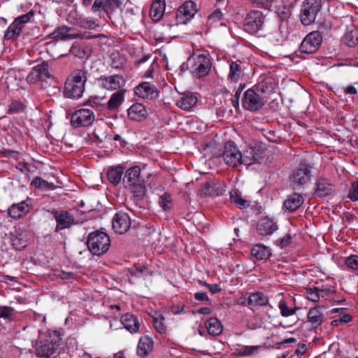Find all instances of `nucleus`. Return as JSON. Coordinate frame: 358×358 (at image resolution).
<instances>
[{
    "instance_id": "obj_36",
    "label": "nucleus",
    "mask_w": 358,
    "mask_h": 358,
    "mask_svg": "<svg viewBox=\"0 0 358 358\" xmlns=\"http://www.w3.org/2000/svg\"><path fill=\"white\" fill-rule=\"evenodd\" d=\"M277 85L272 78L264 79L257 86V89L264 94H270L276 88Z\"/></svg>"
},
{
    "instance_id": "obj_46",
    "label": "nucleus",
    "mask_w": 358,
    "mask_h": 358,
    "mask_svg": "<svg viewBox=\"0 0 358 358\" xmlns=\"http://www.w3.org/2000/svg\"><path fill=\"white\" fill-rule=\"evenodd\" d=\"M323 292V289H320L315 287L309 288L306 290V297L308 300L313 302H317L320 299V292Z\"/></svg>"
},
{
    "instance_id": "obj_5",
    "label": "nucleus",
    "mask_w": 358,
    "mask_h": 358,
    "mask_svg": "<svg viewBox=\"0 0 358 358\" xmlns=\"http://www.w3.org/2000/svg\"><path fill=\"white\" fill-rule=\"evenodd\" d=\"M313 166L306 160L301 161L292 171L289 180L294 189H299L308 184L312 177Z\"/></svg>"
},
{
    "instance_id": "obj_64",
    "label": "nucleus",
    "mask_w": 358,
    "mask_h": 358,
    "mask_svg": "<svg viewBox=\"0 0 358 358\" xmlns=\"http://www.w3.org/2000/svg\"><path fill=\"white\" fill-rule=\"evenodd\" d=\"M344 92L347 94L355 95L357 93V89L352 85H348L343 88Z\"/></svg>"
},
{
    "instance_id": "obj_18",
    "label": "nucleus",
    "mask_w": 358,
    "mask_h": 358,
    "mask_svg": "<svg viewBox=\"0 0 358 358\" xmlns=\"http://www.w3.org/2000/svg\"><path fill=\"white\" fill-rule=\"evenodd\" d=\"M50 78L49 64L47 62L34 66L27 77L29 83H36L38 80H46Z\"/></svg>"
},
{
    "instance_id": "obj_62",
    "label": "nucleus",
    "mask_w": 358,
    "mask_h": 358,
    "mask_svg": "<svg viewBox=\"0 0 358 358\" xmlns=\"http://www.w3.org/2000/svg\"><path fill=\"white\" fill-rule=\"evenodd\" d=\"M236 303L241 306L250 307L249 294L240 296L238 299H237Z\"/></svg>"
},
{
    "instance_id": "obj_61",
    "label": "nucleus",
    "mask_w": 358,
    "mask_h": 358,
    "mask_svg": "<svg viewBox=\"0 0 358 358\" xmlns=\"http://www.w3.org/2000/svg\"><path fill=\"white\" fill-rule=\"evenodd\" d=\"M213 186L215 187V188H213V192H215L213 193V196H220V195L223 194V193L225 191L224 185L219 184V183L214 182Z\"/></svg>"
},
{
    "instance_id": "obj_1",
    "label": "nucleus",
    "mask_w": 358,
    "mask_h": 358,
    "mask_svg": "<svg viewBox=\"0 0 358 358\" xmlns=\"http://www.w3.org/2000/svg\"><path fill=\"white\" fill-rule=\"evenodd\" d=\"M62 338L58 331L41 335L34 345L36 355L42 358H55Z\"/></svg>"
},
{
    "instance_id": "obj_10",
    "label": "nucleus",
    "mask_w": 358,
    "mask_h": 358,
    "mask_svg": "<svg viewBox=\"0 0 358 358\" xmlns=\"http://www.w3.org/2000/svg\"><path fill=\"white\" fill-rule=\"evenodd\" d=\"M322 36L320 31L310 32L302 41L300 45V51L306 54L315 53L321 46Z\"/></svg>"
},
{
    "instance_id": "obj_23",
    "label": "nucleus",
    "mask_w": 358,
    "mask_h": 358,
    "mask_svg": "<svg viewBox=\"0 0 358 358\" xmlns=\"http://www.w3.org/2000/svg\"><path fill=\"white\" fill-rule=\"evenodd\" d=\"M335 192L334 185L324 178H320L316 182L315 195L325 197Z\"/></svg>"
},
{
    "instance_id": "obj_53",
    "label": "nucleus",
    "mask_w": 358,
    "mask_h": 358,
    "mask_svg": "<svg viewBox=\"0 0 358 358\" xmlns=\"http://www.w3.org/2000/svg\"><path fill=\"white\" fill-rule=\"evenodd\" d=\"M126 90L120 89L113 94V109L117 108L123 101Z\"/></svg>"
},
{
    "instance_id": "obj_30",
    "label": "nucleus",
    "mask_w": 358,
    "mask_h": 358,
    "mask_svg": "<svg viewBox=\"0 0 358 358\" xmlns=\"http://www.w3.org/2000/svg\"><path fill=\"white\" fill-rule=\"evenodd\" d=\"M197 103V98L192 93L183 94L178 100L176 105L184 110H189Z\"/></svg>"
},
{
    "instance_id": "obj_47",
    "label": "nucleus",
    "mask_w": 358,
    "mask_h": 358,
    "mask_svg": "<svg viewBox=\"0 0 358 358\" xmlns=\"http://www.w3.org/2000/svg\"><path fill=\"white\" fill-rule=\"evenodd\" d=\"M24 110V105L21 101L13 100L8 108V114L13 115Z\"/></svg>"
},
{
    "instance_id": "obj_2",
    "label": "nucleus",
    "mask_w": 358,
    "mask_h": 358,
    "mask_svg": "<svg viewBox=\"0 0 358 358\" xmlns=\"http://www.w3.org/2000/svg\"><path fill=\"white\" fill-rule=\"evenodd\" d=\"M87 74V71L85 69L74 70L66 80L64 96L75 99L80 98L85 91Z\"/></svg>"
},
{
    "instance_id": "obj_4",
    "label": "nucleus",
    "mask_w": 358,
    "mask_h": 358,
    "mask_svg": "<svg viewBox=\"0 0 358 358\" xmlns=\"http://www.w3.org/2000/svg\"><path fill=\"white\" fill-rule=\"evenodd\" d=\"M123 182L127 187L133 188L136 197L143 199L145 193V186L143 179L141 177V169L138 166H134L126 171Z\"/></svg>"
},
{
    "instance_id": "obj_44",
    "label": "nucleus",
    "mask_w": 358,
    "mask_h": 358,
    "mask_svg": "<svg viewBox=\"0 0 358 358\" xmlns=\"http://www.w3.org/2000/svg\"><path fill=\"white\" fill-rule=\"evenodd\" d=\"M278 308L280 311L281 315L285 317L294 315L296 310L299 309L298 307H295L294 308H289L287 303L283 300L280 301L278 303Z\"/></svg>"
},
{
    "instance_id": "obj_9",
    "label": "nucleus",
    "mask_w": 358,
    "mask_h": 358,
    "mask_svg": "<svg viewBox=\"0 0 358 358\" xmlns=\"http://www.w3.org/2000/svg\"><path fill=\"white\" fill-rule=\"evenodd\" d=\"M192 72L196 78H202L207 76L212 66L208 55L201 54L193 57Z\"/></svg>"
},
{
    "instance_id": "obj_8",
    "label": "nucleus",
    "mask_w": 358,
    "mask_h": 358,
    "mask_svg": "<svg viewBox=\"0 0 358 358\" xmlns=\"http://www.w3.org/2000/svg\"><path fill=\"white\" fill-rule=\"evenodd\" d=\"M266 100L260 96L252 88L248 89L244 93L243 99V107L248 110L255 112L261 109L266 103Z\"/></svg>"
},
{
    "instance_id": "obj_13",
    "label": "nucleus",
    "mask_w": 358,
    "mask_h": 358,
    "mask_svg": "<svg viewBox=\"0 0 358 358\" xmlns=\"http://www.w3.org/2000/svg\"><path fill=\"white\" fill-rule=\"evenodd\" d=\"M52 214L57 223L55 229L56 232L69 229L78 223L74 216L67 210H54Z\"/></svg>"
},
{
    "instance_id": "obj_7",
    "label": "nucleus",
    "mask_w": 358,
    "mask_h": 358,
    "mask_svg": "<svg viewBox=\"0 0 358 358\" xmlns=\"http://www.w3.org/2000/svg\"><path fill=\"white\" fill-rule=\"evenodd\" d=\"M322 8L321 0H305L301 5L300 20L301 23L308 26L315 22Z\"/></svg>"
},
{
    "instance_id": "obj_34",
    "label": "nucleus",
    "mask_w": 358,
    "mask_h": 358,
    "mask_svg": "<svg viewBox=\"0 0 358 358\" xmlns=\"http://www.w3.org/2000/svg\"><path fill=\"white\" fill-rule=\"evenodd\" d=\"M331 313H339L338 317L331 321V325L333 326H338L339 324H347L352 320V316L346 313V308H334Z\"/></svg>"
},
{
    "instance_id": "obj_58",
    "label": "nucleus",
    "mask_w": 358,
    "mask_h": 358,
    "mask_svg": "<svg viewBox=\"0 0 358 358\" xmlns=\"http://www.w3.org/2000/svg\"><path fill=\"white\" fill-rule=\"evenodd\" d=\"M125 79L122 76L113 75V90L121 89L125 85Z\"/></svg>"
},
{
    "instance_id": "obj_31",
    "label": "nucleus",
    "mask_w": 358,
    "mask_h": 358,
    "mask_svg": "<svg viewBox=\"0 0 358 358\" xmlns=\"http://www.w3.org/2000/svg\"><path fill=\"white\" fill-rule=\"evenodd\" d=\"M165 10L164 0H154L150 10V17L153 21H159L164 15Z\"/></svg>"
},
{
    "instance_id": "obj_48",
    "label": "nucleus",
    "mask_w": 358,
    "mask_h": 358,
    "mask_svg": "<svg viewBox=\"0 0 358 358\" xmlns=\"http://www.w3.org/2000/svg\"><path fill=\"white\" fill-rule=\"evenodd\" d=\"M159 203L164 210H170L171 208V195L168 193L163 194L159 197Z\"/></svg>"
},
{
    "instance_id": "obj_26",
    "label": "nucleus",
    "mask_w": 358,
    "mask_h": 358,
    "mask_svg": "<svg viewBox=\"0 0 358 358\" xmlns=\"http://www.w3.org/2000/svg\"><path fill=\"white\" fill-rule=\"evenodd\" d=\"M129 117L135 121L141 122L148 117V112L145 107L139 103H134L128 110Z\"/></svg>"
},
{
    "instance_id": "obj_59",
    "label": "nucleus",
    "mask_w": 358,
    "mask_h": 358,
    "mask_svg": "<svg viewBox=\"0 0 358 358\" xmlns=\"http://www.w3.org/2000/svg\"><path fill=\"white\" fill-rule=\"evenodd\" d=\"M146 268H142L141 266H133L129 268V273L133 276L141 277L143 275V273Z\"/></svg>"
},
{
    "instance_id": "obj_40",
    "label": "nucleus",
    "mask_w": 358,
    "mask_h": 358,
    "mask_svg": "<svg viewBox=\"0 0 358 358\" xmlns=\"http://www.w3.org/2000/svg\"><path fill=\"white\" fill-rule=\"evenodd\" d=\"M242 74V67L237 62H232L230 64V71L229 73V78L234 82H237L241 78Z\"/></svg>"
},
{
    "instance_id": "obj_22",
    "label": "nucleus",
    "mask_w": 358,
    "mask_h": 358,
    "mask_svg": "<svg viewBox=\"0 0 358 358\" xmlns=\"http://www.w3.org/2000/svg\"><path fill=\"white\" fill-rule=\"evenodd\" d=\"M277 229L278 225L276 222L268 217L261 218L257 225V232L262 236L272 234Z\"/></svg>"
},
{
    "instance_id": "obj_37",
    "label": "nucleus",
    "mask_w": 358,
    "mask_h": 358,
    "mask_svg": "<svg viewBox=\"0 0 358 358\" xmlns=\"http://www.w3.org/2000/svg\"><path fill=\"white\" fill-rule=\"evenodd\" d=\"M230 201L240 209H244L250 206V201L240 196L237 190L230 192Z\"/></svg>"
},
{
    "instance_id": "obj_50",
    "label": "nucleus",
    "mask_w": 358,
    "mask_h": 358,
    "mask_svg": "<svg viewBox=\"0 0 358 358\" xmlns=\"http://www.w3.org/2000/svg\"><path fill=\"white\" fill-rule=\"evenodd\" d=\"M97 80L99 85L101 88L108 91L112 90V76H101Z\"/></svg>"
},
{
    "instance_id": "obj_52",
    "label": "nucleus",
    "mask_w": 358,
    "mask_h": 358,
    "mask_svg": "<svg viewBox=\"0 0 358 358\" xmlns=\"http://www.w3.org/2000/svg\"><path fill=\"white\" fill-rule=\"evenodd\" d=\"M213 184L214 182H205L201 187V194L203 196H213V193L215 192H213V188H215Z\"/></svg>"
},
{
    "instance_id": "obj_24",
    "label": "nucleus",
    "mask_w": 358,
    "mask_h": 358,
    "mask_svg": "<svg viewBox=\"0 0 358 358\" xmlns=\"http://www.w3.org/2000/svg\"><path fill=\"white\" fill-rule=\"evenodd\" d=\"M303 196L301 194L294 192L287 196L284 201L283 208L289 212H294L303 203Z\"/></svg>"
},
{
    "instance_id": "obj_3",
    "label": "nucleus",
    "mask_w": 358,
    "mask_h": 358,
    "mask_svg": "<svg viewBox=\"0 0 358 358\" xmlns=\"http://www.w3.org/2000/svg\"><path fill=\"white\" fill-rule=\"evenodd\" d=\"M87 245L93 255L100 256L108 250L110 245V236L105 232L97 230L90 233Z\"/></svg>"
},
{
    "instance_id": "obj_29",
    "label": "nucleus",
    "mask_w": 358,
    "mask_h": 358,
    "mask_svg": "<svg viewBox=\"0 0 358 358\" xmlns=\"http://www.w3.org/2000/svg\"><path fill=\"white\" fill-rule=\"evenodd\" d=\"M320 308V306H316L310 308L307 314L308 322L315 329L320 326L323 322L324 315Z\"/></svg>"
},
{
    "instance_id": "obj_55",
    "label": "nucleus",
    "mask_w": 358,
    "mask_h": 358,
    "mask_svg": "<svg viewBox=\"0 0 358 358\" xmlns=\"http://www.w3.org/2000/svg\"><path fill=\"white\" fill-rule=\"evenodd\" d=\"M259 346H243L239 350L241 356H250L257 352L259 350Z\"/></svg>"
},
{
    "instance_id": "obj_21",
    "label": "nucleus",
    "mask_w": 358,
    "mask_h": 358,
    "mask_svg": "<svg viewBox=\"0 0 358 358\" xmlns=\"http://www.w3.org/2000/svg\"><path fill=\"white\" fill-rule=\"evenodd\" d=\"M131 222L128 215L123 212L116 213L113 217V231L118 234L126 233L130 228Z\"/></svg>"
},
{
    "instance_id": "obj_32",
    "label": "nucleus",
    "mask_w": 358,
    "mask_h": 358,
    "mask_svg": "<svg viewBox=\"0 0 358 358\" xmlns=\"http://www.w3.org/2000/svg\"><path fill=\"white\" fill-rule=\"evenodd\" d=\"M154 343L148 336H143L140 338L137 353L139 356L143 357L147 356L153 349Z\"/></svg>"
},
{
    "instance_id": "obj_39",
    "label": "nucleus",
    "mask_w": 358,
    "mask_h": 358,
    "mask_svg": "<svg viewBox=\"0 0 358 358\" xmlns=\"http://www.w3.org/2000/svg\"><path fill=\"white\" fill-rule=\"evenodd\" d=\"M112 6V0H95L92 7L94 13L104 11L108 13Z\"/></svg>"
},
{
    "instance_id": "obj_28",
    "label": "nucleus",
    "mask_w": 358,
    "mask_h": 358,
    "mask_svg": "<svg viewBox=\"0 0 358 358\" xmlns=\"http://www.w3.org/2000/svg\"><path fill=\"white\" fill-rule=\"evenodd\" d=\"M249 300L250 308L264 306L269 302L268 296L262 292L249 293Z\"/></svg>"
},
{
    "instance_id": "obj_33",
    "label": "nucleus",
    "mask_w": 358,
    "mask_h": 358,
    "mask_svg": "<svg viewBox=\"0 0 358 358\" xmlns=\"http://www.w3.org/2000/svg\"><path fill=\"white\" fill-rule=\"evenodd\" d=\"M206 327L209 334L218 336L222 331V325L216 317H210L206 322Z\"/></svg>"
},
{
    "instance_id": "obj_60",
    "label": "nucleus",
    "mask_w": 358,
    "mask_h": 358,
    "mask_svg": "<svg viewBox=\"0 0 358 358\" xmlns=\"http://www.w3.org/2000/svg\"><path fill=\"white\" fill-rule=\"evenodd\" d=\"M16 169L24 174H28L30 171L29 164L25 162H18Z\"/></svg>"
},
{
    "instance_id": "obj_56",
    "label": "nucleus",
    "mask_w": 358,
    "mask_h": 358,
    "mask_svg": "<svg viewBox=\"0 0 358 358\" xmlns=\"http://www.w3.org/2000/svg\"><path fill=\"white\" fill-rule=\"evenodd\" d=\"M345 264L350 268L358 270V255H351L345 259Z\"/></svg>"
},
{
    "instance_id": "obj_27",
    "label": "nucleus",
    "mask_w": 358,
    "mask_h": 358,
    "mask_svg": "<svg viewBox=\"0 0 358 358\" xmlns=\"http://www.w3.org/2000/svg\"><path fill=\"white\" fill-rule=\"evenodd\" d=\"M120 322L129 332L134 334L139 330L140 324L137 317L130 313H125L120 317Z\"/></svg>"
},
{
    "instance_id": "obj_51",
    "label": "nucleus",
    "mask_w": 358,
    "mask_h": 358,
    "mask_svg": "<svg viewBox=\"0 0 358 358\" xmlns=\"http://www.w3.org/2000/svg\"><path fill=\"white\" fill-rule=\"evenodd\" d=\"M348 198L352 201H358V179L351 183Z\"/></svg>"
},
{
    "instance_id": "obj_25",
    "label": "nucleus",
    "mask_w": 358,
    "mask_h": 358,
    "mask_svg": "<svg viewBox=\"0 0 358 358\" xmlns=\"http://www.w3.org/2000/svg\"><path fill=\"white\" fill-rule=\"evenodd\" d=\"M70 30V27L61 26L56 28L53 32L49 34L48 36L49 38L56 41L75 39L80 37V34H71Z\"/></svg>"
},
{
    "instance_id": "obj_42",
    "label": "nucleus",
    "mask_w": 358,
    "mask_h": 358,
    "mask_svg": "<svg viewBox=\"0 0 358 358\" xmlns=\"http://www.w3.org/2000/svg\"><path fill=\"white\" fill-rule=\"evenodd\" d=\"M345 43L349 47H355L358 44V31H350L343 37Z\"/></svg>"
},
{
    "instance_id": "obj_45",
    "label": "nucleus",
    "mask_w": 358,
    "mask_h": 358,
    "mask_svg": "<svg viewBox=\"0 0 358 358\" xmlns=\"http://www.w3.org/2000/svg\"><path fill=\"white\" fill-rule=\"evenodd\" d=\"M124 55L120 54L118 50L113 49V69H119L126 64Z\"/></svg>"
},
{
    "instance_id": "obj_49",
    "label": "nucleus",
    "mask_w": 358,
    "mask_h": 358,
    "mask_svg": "<svg viewBox=\"0 0 358 358\" xmlns=\"http://www.w3.org/2000/svg\"><path fill=\"white\" fill-rule=\"evenodd\" d=\"M292 238L293 236L289 231L283 237L280 238L276 241V245L280 248H286L290 245Z\"/></svg>"
},
{
    "instance_id": "obj_57",
    "label": "nucleus",
    "mask_w": 358,
    "mask_h": 358,
    "mask_svg": "<svg viewBox=\"0 0 358 358\" xmlns=\"http://www.w3.org/2000/svg\"><path fill=\"white\" fill-rule=\"evenodd\" d=\"M164 317H160V318L158 317H154L153 318V324L155 326V329L160 334H164L166 331V327L164 324L163 323Z\"/></svg>"
},
{
    "instance_id": "obj_54",
    "label": "nucleus",
    "mask_w": 358,
    "mask_h": 358,
    "mask_svg": "<svg viewBox=\"0 0 358 358\" xmlns=\"http://www.w3.org/2000/svg\"><path fill=\"white\" fill-rule=\"evenodd\" d=\"M124 168L122 166H117L113 167V185L118 184L124 173Z\"/></svg>"
},
{
    "instance_id": "obj_38",
    "label": "nucleus",
    "mask_w": 358,
    "mask_h": 358,
    "mask_svg": "<svg viewBox=\"0 0 358 358\" xmlns=\"http://www.w3.org/2000/svg\"><path fill=\"white\" fill-rule=\"evenodd\" d=\"M251 254L257 259H266L269 256L268 248L262 245H257L252 248Z\"/></svg>"
},
{
    "instance_id": "obj_41",
    "label": "nucleus",
    "mask_w": 358,
    "mask_h": 358,
    "mask_svg": "<svg viewBox=\"0 0 358 358\" xmlns=\"http://www.w3.org/2000/svg\"><path fill=\"white\" fill-rule=\"evenodd\" d=\"M15 317V310L10 306H0V318L3 319L5 322H11Z\"/></svg>"
},
{
    "instance_id": "obj_43",
    "label": "nucleus",
    "mask_w": 358,
    "mask_h": 358,
    "mask_svg": "<svg viewBox=\"0 0 358 358\" xmlns=\"http://www.w3.org/2000/svg\"><path fill=\"white\" fill-rule=\"evenodd\" d=\"M31 185L35 187L41 189L43 190L53 189L55 185L52 182H49L41 177H36L31 182Z\"/></svg>"
},
{
    "instance_id": "obj_35",
    "label": "nucleus",
    "mask_w": 358,
    "mask_h": 358,
    "mask_svg": "<svg viewBox=\"0 0 358 358\" xmlns=\"http://www.w3.org/2000/svg\"><path fill=\"white\" fill-rule=\"evenodd\" d=\"M106 96L99 95L95 97H93L89 100L90 105L92 107H101L106 109L112 110V94L109 96L108 100L106 102H104Z\"/></svg>"
},
{
    "instance_id": "obj_11",
    "label": "nucleus",
    "mask_w": 358,
    "mask_h": 358,
    "mask_svg": "<svg viewBox=\"0 0 358 358\" xmlns=\"http://www.w3.org/2000/svg\"><path fill=\"white\" fill-rule=\"evenodd\" d=\"M34 13L31 10L15 18L13 22L6 30L4 37L6 39L17 38L21 34L22 26L28 22L31 18L34 17Z\"/></svg>"
},
{
    "instance_id": "obj_15",
    "label": "nucleus",
    "mask_w": 358,
    "mask_h": 358,
    "mask_svg": "<svg viewBox=\"0 0 358 358\" xmlns=\"http://www.w3.org/2000/svg\"><path fill=\"white\" fill-rule=\"evenodd\" d=\"M9 236L10 242L16 250H20L26 247L29 232L24 227H15L14 231L10 232Z\"/></svg>"
},
{
    "instance_id": "obj_16",
    "label": "nucleus",
    "mask_w": 358,
    "mask_h": 358,
    "mask_svg": "<svg viewBox=\"0 0 358 358\" xmlns=\"http://www.w3.org/2000/svg\"><path fill=\"white\" fill-rule=\"evenodd\" d=\"M31 209V201L28 199L20 203L12 204L8 208V214L10 217L18 220L27 215Z\"/></svg>"
},
{
    "instance_id": "obj_63",
    "label": "nucleus",
    "mask_w": 358,
    "mask_h": 358,
    "mask_svg": "<svg viewBox=\"0 0 358 358\" xmlns=\"http://www.w3.org/2000/svg\"><path fill=\"white\" fill-rule=\"evenodd\" d=\"M204 285L207 287L210 292L213 294H216L221 291V288L217 284H208L204 282Z\"/></svg>"
},
{
    "instance_id": "obj_12",
    "label": "nucleus",
    "mask_w": 358,
    "mask_h": 358,
    "mask_svg": "<svg viewBox=\"0 0 358 358\" xmlns=\"http://www.w3.org/2000/svg\"><path fill=\"white\" fill-rule=\"evenodd\" d=\"M223 160L226 164L232 167L241 165V152L234 142L229 141L226 143L222 152Z\"/></svg>"
},
{
    "instance_id": "obj_19",
    "label": "nucleus",
    "mask_w": 358,
    "mask_h": 358,
    "mask_svg": "<svg viewBox=\"0 0 358 358\" xmlns=\"http://www.w3.org/2000/svg\"><path fill=\"white\" fill-rule=\"evenodd\" d=\"M195 13V3L192 1H187L178 8L176 13V18L179 23L185 24Z\"/></svg>"
},
{
    "instance_id": "obj_20",
    "label": "nucleus",
    "mask_w": 358,
    "mask_h": 358,
    "mask_svg": "<svg viewBox=\"0 0 358 358\" xmlns=\"http://www.w3.org/2000/svg\"><path fill=\"white\" fill-rule=\"evenodd\" d=\"M263 159L262 152L259 149L249 148L241 152V165L250 166L260 164Z\"/></svg>"
},
{
    "instance_id": "obj_14",
    "label": "nucleus",
    "mask_w": 358,
    "mask_h": 358,
    "mask_svg": "<svg viewBox=\"0 0 358 358\" xmlns=\"http://www.w3.org/2000/svg\"><path fill=\"white\" fill-rule=\"evenodd\" d=\"M94 120V113L90 109L82 108L73 113L71 123L73 127H88Z\"/></svg>"
},
{
    "instance_id": "obj_6",
    "label": "nucleus",
    "mask_w": 358,
    "mask_h": 358,
    "mask_svg": "<svg viewBox=\"0 0 358 358\" xmlns=\"http://www.w3.org/2000/svg\"><path fill=\"white\" fill-rule=\"evenodd\" d=\"M266 17V15L261 10L250 11L245 18L244 30L250 34H257L264 28Z\"/></svg>"
},
{
    "instance_id": "obj_17",
    "label": "nucleus",
    "mask_w": 358,
    "mask_h": 358,
    "mask_svg": "<svg viewBox=\"0 0 358 358\" xmlns=\"http://www.w3.org/2000/svg\"><path fill=\"white\" fill-rule=\"evenodd\" d=\"M135 94L142 99L153 100L159 96L157 88L148 82H143L134 88Z\"/></svg>"
}]
</instances>
